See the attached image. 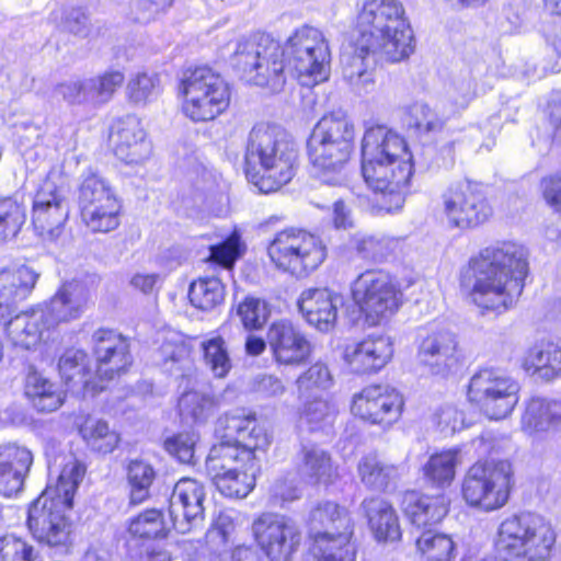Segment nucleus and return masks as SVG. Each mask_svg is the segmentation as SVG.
Wrapping results in <instances>:
<instances>
[{
  "label": "nucleus",
  "instance_id": "53",
  "mask_svg": "<svg viewBox=\"0 0 561 561\" xmlns=\"http://www.w3.org/2000/svg\"><path fill=\"white\" fill-rule=\"evenodd\" d=\"M457 451L447 450L433 455L424 466V473L433 484L444 486L450 484L455 477Z\"/></svg>",
  "mask_w": 561,
  "mask_h": 561
},
{
  "label": "nucleus",
  "instance_id": "6",
  "mask_svg": "<svg viewBox=\"0 0 561 561\" xmlns=\"http://www.w3.org/2000/svg\"><path fill=\"white\" fill-rule=\"evenodd\" d=\"M357 37H367L392 62L408 58L414 50L413 33L398 0H368L357 15Z\"/></svg>",
  "mask_w": 561,
  "mask_h": 561
},
{
  "label": "nucleus",
  "instance_id": "5",
  "mask_svg": "<svg viewBox=\"0 0 561 561\" xmlns=\"http://www.w3.org/2000/svg\"><path fill=\"white\" fill-rule=\"evenodd\" d=\"M298 151L289 135L278 125L260 123L249 133L245 148L247 173L260 167L262 190L276 191L295 175Z\"/></svg>",
  "mask_w": 561,
  "mask_h": 561
},
{
  "label": "nucleus",
  "instance_id": "22",
  "mask_svg": "<svg viewBox=\"0 0 561 561\" xmlns=\"http://www.w3.org/2000/svg\"><path fill=\"white\" fill-rule=\"evenodd\" d=\"M204 485L195 479L182 478L173 486L169 499L171 526L187 534L204 519Z\"/></svg>",
  "mask_w": 561,
  "mask_h": 561
},
{
  "label": "nucleus",
  "instance_id": "50",
  "mask_svg": "<svg viewBox=\"0 0 561 561\" xmlns=\"http://www.w3.org/2000/svg\"><path fill=\"white\" fill-rule=\"evenodd\" d=\"M161 82L156 73L138 72L129 79L126 87L128 100L136 105H146L161 93Z\"/></svg>",
  "mask_w": 561,
  "mask_h": 561
},
{
  "label": "nucleus",
  "instance_id": "20",
  "mask_svg": "<svg viewBox=\"0 0 561 561\" xmlns=\"http://www.w3.org/2000/svg\"><path fill=\"white\" fill-rule=\"evenodd\" d=\"M69 205L65 190L47 179L33 201L32 224L36 233L47 241L56 240L68 219Z\"/></svg>",
  "mask_w": 561,
  "mask_h": 561
},
{
  "label": "nucleus",
  "instance_id": "30",
  "mask_svg": "<svg viewBox=\"0 0 561 561\" xmlns=\"http://www.w3.org/2000/svg\"><path fill=\"white\" fill-rule=\"evenodd\" d=\"M342 302L343 297L329 288H307L300 294L298 307L310 325L327 332L334 327Z\"/></svg>",
  "mask_w": 561,
  "mask_h": 561
},
{
  "label": "nucleus",
  "instance_id": "38",
  "mask_svg": "<svg viewBox=\"0 0 561 561\" xmlns=\"http://www.w3.org/2000/svg\"><path fill=\"white\" fill-rule=\"evenodd\" d=\"M362 507L378 540H398L401 537L398 516L393 507L380 497L366 499Z\"/></svg>",
  "mask_w": 561,
  "mask_h": 561
},
{
  "label": "nucleus",
  "instance_id": "32",
  "mask_svg": "<svg viewBox=\"0 0 561 561\" xmlns=\"http://www.w3.org/2000/svg\"><path fill=\"white\" fill-rule=\"evenodd\" d=\"M404 515L416 528L439 523L447 514V503L443 495L428 496L407 492L402 500Z\"/></svg>",
  "mask_w": 561,
  "mask_h": 561
},
{
  "label": "nucleus",
  "instance_id": "8",
  "mask_svg": "<svg viewBox=\"0 0 561 561\" xmlns=\"http://www.w3.org/2000/svg\"><path fill=\"white\" fill-rule=\"evenodd\" d=\"M285 47L265 34H255L237 42L230 56L236 71L255 85L280 91L286 83Z\"/></svg>",
  "mask_w": 561,
  "mask_h": 561
},
{
  "label": "nucleus",
  "instance_id": "54",
  "mask_svg": "<svg viewBox=\"0 0 561 561\" xmlns=\"http://www.w3.org/2000/svg\"><path fill=\"white\" fill-rule=\"evenodd\" d=\"M207 366L218 378L225 377L231 368L226 343L221 336L209 339L202 344Z\"/></svg>",
  "mask_w": 561,
  "mask_h": 561
},
{
  "label": "nucleus",
  "instance_id": "62",
  "mask_svg": "<svg viewBox=\"0 0 561 561\" xmlns=\"http://www.w3.org/2000/svg\"><path fill=\"white\" fill-rule=\"evenodd\" d=\"M296 383L299 393L305 394L314 389H328L332 383V377L325 365L317 363L304 373Z\"/></svg>",
  "mask_w": 561,
  "mask_h": 561
},
{
  "label": "nucleus",
  "instance_id": "36",
  "mask_svg": "<svg viewBox=\"0 0 561 561\" xmlns=\"http://www.w3.org/2000/svg\"><path fill=\"white\" fill-rule=\"evenodd\" d=\"M354 530L319 534L312 537L311 553L314 561H355Z\"/></svg>",
  "mask_w": 561,
  "mask_h": 561
},
{
  "label": "nucleus",
  "instance_id": "51",
  "mask_svg": "<svg viewBox=\"0 0 561 561\" xmlns=\"http://www.w3.org/2000/svg\"><path fill=\"white\" fill-rule=\"evenodd\" d=\"M26 220V209L12 197H0V244L15 237Z\"/></svg>",
  "mask_w": 561,
  "mask_h": 561
},
{
  "label": "nucleus",
  "instance_id": "34",
  "mask_svg": "<svg viewBox=\"0 0 561 561\" xmlns=\"http://www.w3.org/2000/svg\"><path fill=\"white\" fill-rule=\"evenodd\" d=\"M523 367L546 381L560 377L561 341L541 342L530 347L524 356Z\"/></svg>",
  "mask_w": 561,
  "mask_h": 561
},
{
  "label": "nucleus",
  "instance_id": "27",
  "mask_svg": "<svg viewBox=\"0 0 561 561\" xmlns=\"http://www.w3.org/2000/svg\"><path fill=\"white\" fill-rule=\"evenodd\" d=\"M224 428V438H230L241 447V451H250V465L256 463L255 451L264 450L271 443V437L254 413H229L217 422V431Z\"/></svg>",
  "mask_w": 561,
  "mask_h": 561
},
{
  "label": "nucleus",
  "instance_id": "48",
  "mask_svg": "<svg viewBox=\"0 0 561 561\" xmlns=\"http://www.w3.org/2000/svg\"><path fill=\"white\" fill-rule=\"evenodd\" d=\"M191 304L201 310H211L225 299V287L217 277H202L190 286Z\"/></svg>",
  "mask_w": 561,
  "mask_h": 561
},
{
  "label": "nucleus",
  "instance_id": "49",
  "mask_svg": "<svg viewBox=\"0 0 561 561\" xmlns=\"http://www.w3.org/2000/svg\"><path fill=\"white\" fill-rule=\"evenodd\" d=\"M170 525L164 520L160 510L151 508L139 513L130 519L128 531L138 538H163L170 530Z\"/></svg>",
  "mask_w": 561,
  "mask_h": 561
},
{
  "label": "nucleus",
  "instance_id": "16",
  "mask_svg": "<svg viewBox=\"0 0 561 561\" xmlns=\"http://www.w3.org/2000/svg\"><path fill=\"white\" fill-rule=\"evenodd\" d=\"M518 383L494 369H481L470 379L468 399L491 420L508 416L518 402Z\"/></svg>",
  "mask_w": 561,
  "mask_h": 561
},
{
  "label": "nucleus",
  "instance_id": "47",
  "mask_svg": "<svg viewBox=\"0 0 561 561\" xmlns=\"http://www.w3.org/2000/svg\"><path fill=\"white\" fill-rule=\"evenodd\" d=\"M217 404L214 396L191 390L179 399V412L186 423H202L214 413Z\"/></svg>",
  "mask_w": 561,
  "mask_h": 561
},
{
  "label": "nucleus",
  "instance_id": "44",
  "mask_svg": "<svg viewBox=\"0 0 561 561\" xmlns=\"http://www.w3.org/2000/svg\"><path fill=\"white\" fill-rule=\"evenodd\" d=\"M126 477L130 504L138 505L147 501L151 495L150 488L157 477L151 463L138 458L129 460L126 466Z\"/></svg>",
  "mask_w": 561,
  "mask_h": 561
},
{
  "label": "nucleus",
  "instance_id": "12",
  "mask_svg": "<svg viewBox=\"0 0 561 561\" xmlns=\"http://www.w3.org/2000/svg\"><path fill=\"white\" fill-rule=\"evenodd\" d=\"M513 485L511 461H477L465 476L462 496L470 506L490 512L506 504Z\"/></svg>",
  "mask_w": 561,
  "mask_h": 561
},
{
  "label": "nucleus",
  "instance_id": "42",
  "mask_svg": "<svg viewBox=\"0 0 561 561\" xmlns=\"http://www.w3.org/2000/svg\"><path fill=\"white\" fill-rule=\"evenodd\" d=\"M25 396L41 412H53L62 404L57 387L37 371H30L25 379Z\"/></svg>",
  "mask_w": 561,
  "mask_h": 561
},
{
  "label": "nucleus",
  "instance_id": "25",
  "mask_svg": "<svg viewBox=\"0 0 561 561\" xmlns=\"http://www.w3.org/2000/svg\"><path fill=\"white\" fill-rule=\"evenodd\" d=\"M417 356L432 374L445 376L459 364L456 335L446 329H431L421 340Z\"/></svg>",
  "mask_w": 561,
  "mask_h": 561
},
{
  "label": "nucleus",
  "instance_id": "43",
  "mask_svg": "<svg viewBox=\"0 0 561 561\" xmlns=\"http://www.w3.org/2000/svg\"><path fill=\"white\" fill-rule=\"evenodd\" d=\"M79 434L85 444L101 454L112 453L119 443V435L104 420L88 416L79 425Z\"/></svg>",
  "mask_w": 561,
  "mask_h": 561
},
{
  "label": "nucleus",
  "instance_id": "24",
  "mask_svg": "<svg viewBox=\"0 0 561 561\" xmlns=\"http://www.w3.org/2000/svg\"><path fill=\"white\" fill-rule=\"evenodd\" d=\"M115 156L126 164H142L151 156V142L138 117L127 115L115 122L110 136Z\"/></svg>",
  "mask_w": 561,
  "mask_h": 561
},
{
  "label": "nucleus",
  "instance_id": "45",
  "mask_svg": "<svg viewBox=\"0 0 561 561\" xmlns=\"http://www.w3.org/2000/svg\"><path fill=\"white\" fill-rule=\"evenodd\" d=\"M415 545L425 561H451L456 556V546L451 537L432 528L423 530Z\"/></svg>",
  "mask_w": 561,
  "mask_h": 561
},
{
  "label": "nucleus",
  "instance_id": "26",
  "mask_svg": "<svg viewBox=\"0 0 561 561\" xmlns=\"http://www.w3.org/2000/svg\"><path fill=\"white\" fill-rule=\"evenodd\" d=\"M380 48L369 43L367 37H357L341 57L343 78L358 93H368L375 87L374 56Z\"/></svg>",
  "mask_w": 561,
  "mask_h": 561
},
{
  "label": "nucleus",
  "instance_id": "52",
  "mask_svg": "<svg viewBox=\"0 0 561 561\" xmlns=\"http://www.w3.org/2000/svg\"><path fill=\"white\" fill-rule=\"evenodd\" d=\"M85 360L87 354L81 350L70 348L62 354L58 368L67 385L75 383L84 388L90 386L91 381L88 378Z\"/></svg>",
  "mask_w": 561,
  "mask_h": 561
},
{
  "label": "nucleus",
  "instance_id": "35",
  "mask_svg": "<svg viewBox=\"0 0 561 561\" xmlns=\"http://www.w3.org/2000/svg\"><path fill=\"white\" fill-rule=\"evenodd\" d=\"M297 473L307 483H328L334 474L331 456L316 445H302L297 454Z\"/></svg>",
  "mask_w": 561,
  "mask_h": 561
},
{
  "label": "nucleus",
  "instance_id": "29",
  "mask_svg": "<svg viewBox=\"0 0 561 561\" xmlns=\"http://www.w3.org/2000/svg\"><path fill=\"white\" fill-rule=\"evenodd\" d=\"M393 355V344L389 336H368L345 348L344 360L355 374L376 373L387 365Z\"/></svg>",
  "mask_w": 561,
  "mask_h": 561
},
{
  "label": "nucleus",
  "instance_id": "55",
  "mask_svg": "<svg viewBox=\"0 0 561 561\" xmlns=\"http://www.w3.org/2000/svg\"><path fill=\"white\" fill-rule=\"evenodd\" d=\"M410 127L414 128L419 134L437 133L443 129L444 121L427 104L414 103L409 107Z\"/></svg>",
  "mask_w": 561,
  "mask_h": 561
},
{
  "label": "nucleus",
  "instance_id": "41",
  "mask_svg": "<svg viewBox=\"0 0 561 561\" xmlns=\"http://www.w3.org/2000/svg\"><path fill=\"white\" fill-rule=\"evenodd\" d=\"M206 472L209 478L218 477L225 471L239 470L244 466L253 469L254 463L250 466V451H241V447L236 445L230 438L214 445L205 461Z\"/></svg>",
  "mask_w": 561,
  "mask_h": 561
},
{
  "label": "nucleus",
  "instance_id": "46",
  "mask_svg": "<svg viewBox=\"0 0 561 561\" xmlns=\"http://www.w3.org/2000/svg\"><path fill=\"white\" fill-rule=\"evenodd\" d=\"M257 465L253 469L244 466L239 470L225 471L210 478L218 491L228 497H245L254 488Z\"/></svg>",
  "mask_w": 561,
  "mask_h": 561
},
{
  "label": "nucleus",
  "instance_id": "11",
  "mask_svg": "<svg viewBox=\"0 0 561 561\" xmlns=\"http://www.w3.org/2000/svg\"><path fill=\"white\" fill-rule=\"evenodd\" d=\"M179 89L183 96V113L193 122L214 119L230 102L228 84L208 67L186 70Z\"/></svg>",
  "mask_w": 561,
  "mask_h": 561
},
{
  "label": "nucleus",
  "instance_id": "18",
  "mask_svg": "<svg viewBox=\"0 0 561 561\" xmlns=\"http://www.w3.org/2000/svg\"><path fill=\"white\" fill-rule=\"evenodd\" d=\"M442 199L448 222L461 229L477 227L492 214L483 192L471 182L451 184Z\"/></svg>",
  "mask_w": 561,
  "mask_h": 561
},
{
  "label": "nucleus",
  "instance_id": "9",
  "mask_svg": "<svg viewBox=\"0 0 561 561\" xmlns=\"http://www.w3.org/2000/svg\"><path fill=\"white\" fill-rule=\"evenodd\" d=\"M556 543V534L541 516L523 513L504 519L497 530L496 549L510 557L547 561Z\"/></svg>",
  "mask_w": 561,
  "mask_h": 561
},
{
  "label": "nucleus",
  "instance_id": "4",
  "mask_svg": "<svg viewBox=\"0 0 561 561\" xmlns=\"http://www.w3.org/2000/svg\"><path fill=\"white\" fill-rule=\"evenodd\" d=\"M354 125L344 114L324 115L307 141L313 176L328 185H344L347 182L346 167L354 148Z\"/></svg>",
  "mask_w": 561,
  "mask_h": 561
},
{
  "label": "nucleus",
  "instance_id": "39",
  "mask_svg": "<svg viewBox=\"0 0 561 561\" xmlns=\"http://www.w3.org/2000/svg\"><path fill=\"white\" fill-rule=\"evenodd\" d=\"M38 274L26 265L0 268V309H9L15 300L24 299L34 288Z\"/></svg>",
  "mask_w": 561,
  "mask_h": 561
},
{
  "label": "nucleus",
  "instance_id": "7",
  "mask_svg": "<svg viewBox=\"0 0 561 561\" xmlns=\"http://www.w3.org/2000/svg\"><path fill=\"white\" fill-rule=\"evenodd\" d=\"M89 300L85 286L77 280L65 283L49 302L12 318L5 325L15 346L30 350L35 346L44 329L78 318Z\"/></svg>",
  "mask_w": 561,
  "mask_h": 561
},
{
  "label": "nucleus",
  "instance_id": "13",
  "mask_svg": "<svg viewBox=\"0 0 561 561\" xmlns=\"http://www.w3.org/2000/svg\"><path fill=\"white\" fill-rule=\"evenodd\" d=\"M285 51L302 85H314L328 80L331 49L321 30L310 25L298 27L287 38Z\"/></svg>",
  "mask_w": 561,
  "mask_h": 561
},
{
  "label": "nucleus",
  "instance_id": "61",
  "mask_svg": "<svg viewBox=\"0 0 561 561\" xmlns=\"http://www.w3.org/2000/svg\"><path fill=\"white\" fill-rule=\"evenodd\" d=\"M196 442L197 435L194 432H184L167 438L164 448L180 462L192 463L195 456Z\"/></svg>",
  "mask_w": 561,
  "mask_h": 561
},
{
  "label": "nucleus",
  "instance_id": "1",
  "mask_svg": "<svg viewBox=\"0 0 561 561\" xmlns=\"http://www.w3.org/2000/svg\"><path fill=\"white\" fill-rule=\"evenodd\" d=\"M527 257L526 248L514 242L486 247L470 260L461 275V288L482 310L505 312L523 293Z\"/></svg>",
  "mask_w": 561,
  "mask_h": 561
},
{
  "label": "nucleus",
  "instance_id": "2",
  "mask_svg": "<svg viewBox=\"0 0 561 561\" xmlns=\"http://www.w3.org/2000/svg\"><path fill=\"white\" fill-rule=\"evenodd\" d=\"M362 174L381 195L387 211L400 209L413 175L412 154L405 140L385 126L366 129L362 140Z\"/></svg>",
  "mask_w": 561,
  "mask_h": 561
},
{
  "label": "nucleus",
  "instance_id": "21",
  "mask_svg": "<svg viewBox=\"0 0 561 561\" xmlns=\"http://www.w3.org/2000/svg\"><path fill=\"white\" fill-rule=\"evenodd\" d=\"M403 398L390 386L373 385L354 396L352 412L370 423L389 428L402 413Z\"/></svg>",
  "mask_w": 561,
  "mask_h": 561
},
{
  "label": "nucleus",
  "instance_id": "56",
  "mask_svg": "<svg viewBox=\"0 0 561 561\" xmlns=\"http://www.w3.org/2000/svg\"><path fill=\"white\" fill-rule=\"evenodd\" d=\"M335 415L336 408L333 403L322 398H314L304 405L301 420L309 424L311 431H316L331 425Z\"/></svg>",
  "mask_w": 561,
  "mask_h": 561
},
{
  "label": "nucleus",
  "instance_id": "15",
  "mask_svg": "<svg viewBox=\"0 0 561 561\" xmlns=\"http://www.w3.org/2000/svg\"><path fill=\"white\" fill-rule=\"evenodd\" d=\"M352 295L370 325L391 318L402 300V293L391 276L381 271H366L360 274L353 283Z\"/></svg>",
  "mask_w": 561,
  "mask_h": 561
},
{
  "label": "nucleus",
  "instance_id": "60",
  "mask_svg": "<svg viewBox=\"0 0 561 561\" xmlns=\"http://www.w3.org/2000/svg\"><path fill=\"white\" fill-rule=\"evenodd\" d=\"M210 257L226 268H232L234 262L242 255L244 245L238 232L231 233L225 241L210 247Z\"/></svg>",
  "mask_w": 561,
  "mask_h": 561
},
{
  "label": "nucleus",
  "instance_id": "37",
  "mask_svg": "<svg viewBox=\"0 0 561 561\" xmlns=\"http://www.w3.org/2000/svg\"><path fill=\"white\" fill-rule=\"evenodd\" d=\"M310 535L336 534L339 531L354 530V524L348 511L330 501L318 503L308 518Z\"/></svg>",
  "mask_w": 561,
  "mask_h": 561
},
{
  "label": "nucleus",
  "instance_id": "17",
  "mask_svg": "<svg viewBox=\"0 0 561 561\" xmlns=\"http://www.w3.org/2000/svg\"><path fill=\"white\" fill-rule=\"evenodd\" d=\"M252 531L255 541L271 561H289L301 541L297 524L280 514L260 515L252 523Z\"/></svg>",
  "mask_w": 561,
  "mask_h": 561
},
{
  "label": "nucleus",
  "instance_id": "3",
  "mask_svg": "<svg viewBox=\"0 0 561 561\" xmlns=\"http://www.w3.org/2000/svg\"><path fill=\"white\" fill-rule=\"evenodd\" d=\"M85 469L76 459L62 468L54 488L48 486L30 506L27 526L34 538L49 547L69 551L72 545V523L68 513L72 508L75 492Z\"/></svg>",
  "mask_w": 561,
  "mask_h": 561
},
{
  "label": "nucleus",
  "instance_id": "14",
  "mask_svg": "<svg viewBox=\"0 0 561 561\" xmlns=\"http://www.w3.org/2000/svg\"><path fill=\"white\" fill-rule=\"evenodd\" d=\"M78 205L83 222L93 232H110L119 226L121 204L111 183L88 171L78 190Z\"/></svg>",
  "mask_w": 561,
  "mask_h": 561
},
{
  "label": "nucleus",
  "instance_id": "64",
  "mask_svg": "<svg viewBox=\"0 0 561 561\" xmlns=\"http://www.w3.org/2000/svg\"><path fill=\"white\" fill-rule=\"evenodd\" d=\"M540 185L546 203L561 213V172L543 178Z\"/></svg>",
  "mask_w": 561,
  "mask_h": 561
},
{
  "label": "nucleus",
  "instance_id": "10",
  "mask_svg": "<svg viewBox=\"0 0 561 561\" xmlns=\"http://www.w3.org/2000/svg\"><path fill=\"white\" fill-rule=\"evenodd\" d=\"M274 266L296 278H305L327 259V247L319 236L305 229L278 231L267 247Z\"/></svg>",
  "mask_w": 561,
  "mask_h": 561
},
{
  "label": "nucleus",
  "instance_id": "28",
  "mask_svg": "<svg viewBox=\"0 0 561 561\" xmlns=\"http://www.w3.org/2000/svg\"><path fill=\"white\" fill-rule=\"evenodd\" d=\"M267 344L275 360L282 365L305 364L312 352L310 341L288 321H278L270 327Z\"/></svg>",
  "mask_w": 561,
  "mask_h": 561
},
{
  "label": "nucleus",
  "instance_id": "59",
  "mask_svg": "<svg viewBox=\"0 0 561 561\" xmlns=\"http://www.w3.org/2000/svg\"><path fill=\"white\" fill-rule=\"evenodd\" d=\"M237 313L247 329H259L268 318L266 302L255 297H247L238 306Z\"/></svg>",
  "mask_w": 561,
  "mask_h": 561
},
{
  "label": "nucleus",
  "instance_id": "33",
  "mask_svg": "<svg viewBox=\"0 0 561 561\" xmlns=\"http://www.w3.org/2000/svg\"><path fill=\"white\" fill-rule=\"evenodd\" d=\"M561 424V402L534 397L525 407L522 415V430L528 435L547 433Z\"/></svg>",
  "mask_w": 561,
  "mask_h": 561
},
{
  "label": "nucleus",
  "instance_id": "63",
  "mask_svg": "<svg viewBox=\"0 0 561 561\" xmlns=\"http://www.w3.org/2000/svg\"><path fill=\"white\" fill-rule=\"evenodd\" d=\"M351 245L365 257L377 259L382 255L383 240L363 232H356L351 239Z\"/></svg>",
  "mask_w": 561,
  "mask_h": 561
},
{
  "label": "nucleus",
  "instance_id": "31",
  "mask_svg": "<svg viewBox=\"0 0 561 561\" xmlns=\"http://www.w3.org/2000/svg\"><path fill=\"white\" fill-rule=\"evenodd\" d=\"M33 463L32 453L22 446H0V493L5 497L18 494Z\"/></svg>",
  "mask_w": 561,
  "mask_h": 561
},
{
  "label": "nucleus",
  "instance_id": "19",
  "mask_svg": "<svg viewBox=\"0 0 561 561\" xmlns=\"http://www.w3.org/2000/svg\"><path fill=\"white\" fill-rule=\"evenodd\" d=\"M124 80L122 71L111 70L98 77L62 81L54 87L53 94L69 105L96 107L107 103Z\"/></svg>",
  "mask_w": 561,
  "mask_h": 561
},
{
  "label": "nucleus",
  "instance_id": "58",
  "mask_svg": "<svg viewBox=\"0 0 561 561\" xmlns=\"http://www.w3.org/2000/svg\"><path fill=\"white\" fill-rule=\"evenodd\" d=\"M236 528L234 519L228 512H221L207 530L205 539L214 551L224 548L229 541Z\"/></svg>",
  "mask_w": 561,
  "mask_h": 561
},
{
  "label": "nucleus",
  "instance_id": "40",
  "mask_svg": "<svg viewBox=\"0 0 561 561\" xmlns=\"http://www.w3.org/2000/svg\"><path fill=\"white\" fill-rule=\"evenodd\" d=\"M402 465L387 462L375 455H368L358 462L360 481L375 491H386L402 476Z\"/></svg>",
  "mask_w": 561,
  "mask_h": 561
},
{
  "label": "nucleus",
  "instance_id": "23",
  "mask_svg": "<svg viewBox=\"0 0 561 561\" xmlns=\"http://www.w3.org/2000/svg\"><path fill=\"white\" fill-rule=\"evenodd\" d=\"M95 375L110 381L126 373L133 363L128 341L113 330L99 329L92 335Z\"/></svg>",
  "mask_w": 561,
  "mask_h": 561
},
{
  "label": "nucleus",
  "instance_id": "57",
  "mask_svg": "<svg viewBox=\"0 0 561 561\" xmlns=\"http://www.w3.org/2000/svg\"><path fill=\"white\" fill-rule=\"evenodd\" d=\"M0 561H41L32 546L13 535L0 538Z\"/></svg>",
  "mask_w": 561,
  "mask_h": 561
}]
</instances>
